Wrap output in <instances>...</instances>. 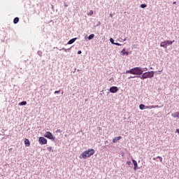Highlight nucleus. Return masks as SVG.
<instances>
[{"mask_svg":"<svg viewBox=\"0 0 179 179\" xmlns=\"http://www.w3.org/2000/svg\"><path fill=\"white\" fill-rule=\"evenodd\" d=\"M93 155H94V149H88L87 150L84 151L81 154V156H80V159H87L90 157V156H93Z\"/></svg>","mask_w":179,"mask_h":179,"instance_id":"1","label":"nucleus"},{"mask_svg":"<svg viewBox=\"0 0 179 179\" xmlns=\"http://www.w3.org/2000/svg\"><path fill=\"white\" fill-rule=\"evenodd\" d=\"M126 73H131V75H142V73H143V71L141 67H136L127 71Z\"/></svg>","mask_w":179,"mask_h":179,"instance_id":"2","label":"nucleus"},{"mask_svg":"<svg viewBox=\"0 0 179 179\" xmlns=\"http://www.w3.org/2000/svg\"><path fill=\"white\" fill-rule=\"evenodd\" d=\"M155 76V72L153 71H148L143 73L142 76H138V78H140L143 80V79H148L149 78H153Z\"/></svg>","mask_w":179,"mask_h":179,"instance_id":"3","label":"nucleus"},{"mask_svg":"<svg viewBox=\"0 0 179 179\" xmlns=\"http://www.w3.org/2000/svg\"><path fill=\"white\" fill-rule=\"evenodd\" d=\"M174 43V41H164L163 42H161L160 47H163L164 48H167L169 45H171Z\"/></svg>","mask_w":179,"mask_h":179,"instance_id":"4","label":"nucleus"},{"mask_svg":"<svg viewBox=\"0 0 179 179\" xmlns=\"http://www.w3.org/2000/svg\"><path fill=\"white\" fill-rule=\"evenodd\" d=\"M39 143L40 145H46L47 143V139L44 137H40L39 138Z\"/></svg>","mask_w":179,"mask_h":179,"instance_id":"5","label":"nucleus"},{"mask_svg":"<svg viewBox=\"0 0 179 179\" xmlns=\"http://www.w3.org/2000/svg\"><path fill=\"white\" fill-rule=\"evenodd\" d=\"M145 108L152 110V108H160V106L159 105L146 106Z\"/></svg>","mask_w":179,"mask_h":179,"instance_id":"6","label":"nucleus"},{"mask_svg":"<svg viewBox=\"0 0 179 179\" xmlns=\"http://www.w3.org/2000/svg\"><path fill=\"white\" fill-rule=\"evenodd\" d=\"M110 93H117V92H118V87H111L110 88Z\"/></svg>","mask_w":179,"mask_h":179,"instance_id":"7","label":"nucleus"},{"mask_svg":"<svg viewBox=\"0 0 179 179\" xmlns=\"http://www.w3.org/2000/svg\"><path fill=\"white\" fill-rule=\"evenodd\" d=\"M45 138H48V139H51L52 141H55V137H54L53 135H45Z\"/></svg>","mask_w":179,"mask_h":179,"instance_id":"8","label":"nucleus"},{"mask_svg":"<svg viewBox=\"0 0 179 179\" xmlns=\"http://www.w3.org/2000/svg\"><path fill=\"white\" fill-rule=\"evenodd\" d=\"M132 162L134 164V170L138 169V162L135 159H132Z\"/></svg>","mask_w":179,"mask_h":179,"instance_id":"9","label":"nucleus"},{"mask_svg":"<svg viewBox=\"0 0 179 179\" xmlns=\"http://www.w3.org/2000/svg\"><path fill=\"white\" fill-rule=\"evenodd\" d=\"M78 38H72L71 39L68 43L67 44H73L76 40H77Z\"/></svg>","mask_w":179,"mask_h":179,"instance_id":"10","label":"nucleus"},{"mask_svg":"<svg viewBox=\"0 0 179 179\" xmlns=\"http://www.w3.org/2000/svg\"><path fill=\"white\" fill-rule=\"evenodd\" d=\"M24 145H25V146H27V147L30 146V141H29V139L26 138V139L24 140Z\"/></svg>","mask_w":179,"mask_h":179,"instance_id":"11","label":"nucleus"},{"mask_svg":"<svg viewBox=\"0 0 179 179\" xmlns=\"http://www.w3.org/2000/svg\"><path fill=\"white\" fill-rule=\"evenodd\" d=\"M121 53L122 55H129V52H125V48H124L122 51Z\"/></svg>","mask_w":179,"mask_h":179,"instance_id":"12","label":"nucleus"},{"mask_svg":"<svg viewBox=\"0 0 179 179\" xmlns=\"http://www.w3.org/2000/svg\"><path fill=\"white\" fill-rule=\"evenodd\" d=\"M120 139H121V136L116 137V138H113V143H117V141H120Z\"/></svg>","mask_w":179,"mask_h":179,"instance_id":"13","label":"nucleus"},{"mask_svg":"<svg viewBox=\"0 0 179 179\" xmlns=\"http://www.w3.org/2000/svg\"><path fill=\"white\" fill-rule=\"evenodd\" d=\"M14 24H17V23H19V17H15L13 20Z\"/></svg>","mask_w":179,"mask_h":179,"instance_id":"14","label":"nucleus"},{"mask_svg":"<svg viewBox=\"0 0 179 179\" xmlns=\"http://www.w3.org/2000/svg\"><path fill=\"white\" fill-rule=\"evenodd\" d=\"M145 106L144 104H140L139 108L140 110H145Z\"/></svg>","mask_w":179,"mask_h":179,"instance_id":"15","label":"nucleus"},{"mask_svg":"<svg viewBox=\"0 0 179 179\" xmlns=\"http://www.w3.org/2000/svg\"><path fill=\"white\" fill-rule=\"evenodd\" d=\"M47 150L48 152H54V149H52V147H48Z\"/></svg>","mask_w":179,"mask_h":179,"instance_id":"16","label":"nucleus"},{"mask_svg":"<svg viewBox=\"0 0 179 179\" xmlns=\"http://www.w3.org/2000/svg\"><path fill=\"white\" fill-rule=\"evenodd\" d=\"M92 38H94V34H91L88 36V40H92Z\"/></svg>","mask_w":179,"mask_h":179,"instance_id":"17","label":"nucleus"},{"mask_svg":"<svg viewBox=\"0 0 179 179\" xmlns=\"http://www.w3.org/2000/svg\"><path fill=\"white\" fill-rule=\"evenodd\" d=\"M26 104H27V102L22 101L19 103V106H26Z\"/></svg>","mask_w":179,"mask_h":179,"instance_id":"18","label":"nucleus"},{"mask_svg":"<svg viewBox=\"0 0 179 179\" xmlns=\"http://www.w3.org/2000/svg\"><path fill=\"white\" fill-rule=\"evenodd\" d=\"M157 159H159L160 162H163V158L160 156L157 157Z\"/></svg>","mask_w":179,"mask_h":179,"instance_id":"19","label":"nucleus"},{"mask_svg":"<svg viewBox=\"0 0 179 179\" xmlns=\"http://www.w3.org/2000/svg\"><path fill=\"white\" fill-rule=\"evenodd\" d=\"M148 6V5H146V4H141V8H146Z\"/></svg>","mask_w":179,"mask_h":179,"instance_id":"20","label":"nucleus"},{"mask_svg":"<svg viewBox=\"0 0 179 179\" xmlns=\"http://www.w3.org/2000/svg\"><path fill=\"white\" fill-rule=\"evenodd\" d=\"M110 41L112 44H115V43H114V39L113 38H110Z\"/></svg>","mask_w":179,"mask_h":179,"instance_id":"21","label":"nucleus"},{"mask_svg":"<svg viewBox=\"0 0 179 179\" xmlns=\"http://www.w3.org/2000/svg\"><path fill=\"white\" fill-rule=\"evenodd\" d=\"M179 116V112L176 113L175 115H173V117H178Z\"/></svg>","mask_w":179,"mask_h":179,"instance_id":"22","label":"nucleus"},{"mask_svg":"<svg viewBox=\"0 0 179 179\" xmlns=\"http://www.w3.org/2000/svg\"><path fill=\"white\" fill-rule=\"evenodd\" d=\"M132 162H131V161H127V164H128V166H130V164H131Z\"/></svg>","mask_w":179,"mask_h":179,"instance_id":"23","label":"nucleus"},{"mask_svg":"<svg viewBox=\"0 0 179 179\" xmlns=\"http://www.w3.org/2000/svg\"><path fill=\"white\" fill-rule=\"evenodd\" d=\"M114 45H115L121 46V44H120V43H115Z\"/></svg>","mask_w":179,"mask_h":179,"instance_id":"24","label":"nucleus"},{"mask_svg":"<svg viewBox=\"0 0 179 179\" xmlns=\"http://www.w3.org/2000/svg\"><path fill=\"white\" fill-rule=\"evenodd\" d=\"M60 92H61V90L55 91V94H58V93H59Z\"/></svg>","mask_w":179,"mask_h":179,"instance_id":"25","label":"nucleus"},{"mask_svg":"<svg viewBox=\"0 0 179 179\" xmlns=\"http://www.w3.org/2000/svg\"><path fill=\"white\" fill-rule=\"evenodd\" d=\"M89 13L90 15V16H92V15H93V10H91Z\"/></svg>","mask_w":179,"mask_h":179,"instance_id":"26","label":"nucleus"},{"mask_svg":"<svg viewBox=\"0 0 179 179\" xmlns=\"http://www.w3.org/2000/svg\"><path fill=\"white\" fill-rule=\"evenodd\" d=\"M78 55L82 54V51H81V50H79V51L78 52Z\"/></svg>","mask_w":179,"mask_h":179,"instance_id":"27","label":"nucleus"},{"mask_svg":"<svg viewBox=\"0 0 179 179\" xmlns=\"http://www.w3.org/2000/svg\"><path fill=\"white\" fill-rule=\"evenodd\" d=\"M46 134H47V135H52L50 131H48Z\"/></svg>","mask_w":179,"mask_h":179,"instance_id":"28","label":"nucleus"},{"mask_svg":"<svg viewBox=\"0 0 179 179\" xmlns=\"http://www.w3.org/2000/svg\"><path fill=\"white\" fill-rule=\"evenodd\" d=\"M136 78V76H130L129 78V79H131V78Z\"/></svg>","mask_w":179,"mask_h":179,"instance_id":"29","label":"nucleus"},{"mask_svg":"<svg viewBox=\"0 0 179 179\" xmlns=\"http://www.w3.org/2000/svg\"><path fill=\"white\" fill-rule=\"evenodd\" d=\"M144 71H148V68H144Z\"/></svg>","mask_w":179,"mask_h":179,"instance_id":"30","label":"nucleus"},{"mask_svg":"<svg viewBox=\"0 0 179 179\" xmlns=\"http://www.w3.org/2000/svg\"><path fill=\"white\" fill-rule=\"evenodd\" d=\"M176 132H178V134H179V129L176 130Z\"/></svg>","mask_w":179,"mask_h":179,"instance_id":"31","label":"nucleus"},{"mask_svg":"<svg viewBox=\"0 0 179 179\" xmlns=\"http://www.w3.org/2000/svg\"><path fill=\"white\" fill-rule=\"evenodd\" d=\"M110 17H113V14L110 13Z\"/></svg>","mask_w":179,"mask_h":179,"instance_id":"32","label":"nucleus"},{"mask_svg":"<svg viewBox=\"0 0 179 179\" xmlns=\"http://www.w3.org/2000/svg\"><path fill=\"white\" fill-rule=\"evenodd\" d=\"M176 2L175 1V2H173V4H176Z\"/></svg>","mask_w":179,"mask_h":179,"instance_id":"33","label":"nucleus"},{"mask_svg":"<svg viewBox=\"0 0 179 179\" xmlns=\"http://www.w3.org/2000/svg\"><path fill=\"white\" fill-rule=\"evenodd\" d=\"M153 160H156V158H153Z\"/></svg>","mask_w":179,"mask_h":179,"instance_id":"34","label":"nucleus"},{"mask_svg":"<svg viewBox=\"0 0 179 179\" xmlns=\"http://www.w3.org/2000/svg\"><path fill=\"white\" fill-rule=\"evenodd\" d=\"M64 51H66V49H64Z\"/></svg>","mask_w":179,"mask_h":179,"instance_id":"35","label":"nucleus"}]
</instances>
